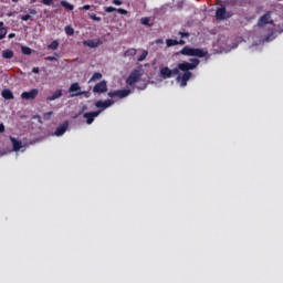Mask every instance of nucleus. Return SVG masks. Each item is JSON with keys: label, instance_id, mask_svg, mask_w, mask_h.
I'll return each instance as SVG.
<instances>
[{"label": "nucleus", "instance_id": "1", "mask_svg": "<svg viewBox=\"0 0 283 283\" xmlns=\"http://www.w3.org/2000/svg\"><path fill=\"white\" fill-rule=\"evenodd\" d=\"M200 65L198 57H192L189 62L184 61L177 65V67L170 70L171 76H177V83H180V87H187V83L193 76L191 70H196Z\"/></svg>", "mask_w": 283, "mask_h": 283}, {"label": "nucleus", "instance_id": "2", "mask_svg": "<svg viewBox=\"0 0 283 283\" xmlns=\"http://www.w3.org/2000/svg\"><path fill=\"white\" fill-rule=\"evenodd\" d=\"M177 54H182V56H197V59H205L209 52L205 49H196L187 45L184 46L182 50H180Z\"/></svg>", "mask_w": 283, "mask_h": 283}, {"label": "nucleus", "instance_id": "3", "mask_svg": "<svg viewBox=\"0 0 283 283\" xmlns=\"http://www.w3.org/2000/svg\"><path fill=\"white\" fill-rule=\"evenodd\" d=\"M233 17V11H227L224 6H221L216 11V19L218 21H227V19H231Z\"/></svg>", "mask_w": 283, "mask_h": 283}, {"label": "nucleus", "instance_id": "4", "mask_svg": "<svg viewBox=\"0 0 283 283\" xmlns=\"http://www.w3.org/2000/svg\"><path fill=\"white\" fill-rule=\"evenodd\" d=\"M142 77H143V73L140 72V70L135 69L126 78V85H129V86L136 85V83H138V81H140Z\"/></svg>", "mask_w": 283, "mask_h": 283}, {"label": "nucleus", "instance_id": "5", "mask_svg": "<svg viewBox=\"0 0 283 283\" xmlns=\"http://www.w3.org/2000/svg\"><path fill=\"white\" fill-rule=\"evenodd\" d=\"M130 94L132 90H117L108 92L107 96H109V98H127Z\"/></svg>", "mask_w": 283, "mask_h": 283}, {"label": "nucleus", "instance_id": "6", "mask_svg": "<svg viewBox=\"0 0 283 283\" xmlns=\"http://www.w3.org/2000/svg\"><path fill=\"white\" fill-rule=\"evenodd\" d=\"M269 24L273 25V20H271V11H268L265 14H263L258 21L259 28H264V25Z\"/></svg>", "mask_w": 283, "mask_h": 283}, {"label": "nucleus", "instance_id": "7", "mask_svg": "<svg viewBox=\"0 0 283 283\" xmlns=\"http://www.w3.org/2000/svg\"><path fill=\"white\" fill-rule=\"evenodd\" d=\"M107 92V81L103 80L93 87V94H105Z\"/></svg>", "mask_w": 283, "mask_h": 283}, {"label": "nucleus", "instance_id": "8", "mask_svg": "<svg viewBox=\"0 0 283 283\" xmlns=\"http://www.w3.org/2000/svg\"><path fill=\"white\" fill-rule=\"evenodd\" d=\"M39 96V88H32L29 92H23L21 94V98L23 101H34Z\"/></svg>", "mask_w": 283, "mask_h": 283}, {"label": "nucleus", "instance_id": "9", "mask_svg": "<svg viewBox=\"0 0 283 283\" xmlns=\"http://www.w3.org/2000/svg\"><path fill=\"white\" fill-rule=\"evenodd\" d=\"M112 105H114V101L113 99H106V101H97L95 103V107H97V109H99L98 112H103L105 109H107V107H112Z\"/></svg>", "mask_w": 283, "mask_h": 283}, {"label": "nucleus", "instance_id": "10", "mask_svg": "<svg viewBox=\"0 0 283 283\" xmlns=\"http://www.w3.org/2000/svg\"><path fill=\"white\" fill-rule=\"evenodd\" d=\"M101 114V111L84 113L83 118H86L87 125H92L94 123V118H96Z\"/></svg>", "mask_w": 283, "mask_h": 283}, {"label": "nucleus", "instance_id": "11", "mask_svg": "<svg viewBox=\"0 0 283 283\" xmlns=\"http://www.w3.org/2000/svg\"><path fill=\"white\" fill-rule=\"evenodd\" d=\"M67 127H70V123L64 122L55 129L54 136H63L67 132Z\"/></svg>", "mask_w": 283, "mask_h": 283}, {"label": "nucleus", "instance_id": "12", "mask_svg": "<svg viewBox=\"0 0 283 283\" xmlns=\"http://www.w3.org/2000/svg\"><path fill=\"white\" fill-rule=\"evenodd\" d=\"M83 45H87V48H98V45H103V41H101V39L85 40L83 41Z\"/></svg>", "mask_w": 283, "mask_h": 283}, {"label": "nucleus", "instance_id": "13", "mask_svg": "<svg viewBox=\"0 0 283 283\" xmlns=\"http://www.w3.org/2000/svg\"><path fill=\"white\" fill-rule=\"evenodd\" d=\"M159 76L164 80L172 78L171 69H169L168 66L161 67L159 71Z\"/></svg>", "mask_w": 283, "mask_h": 283}, {"label": "nucleus", "instance_id": "14", "mask_svg": "<svg viewBox=\"0 0 283 283\" xmlns=\"http://www.w3.org/2000/svg\"><path fill=\"white\" fill-rule=\"evenodd\" d=\"M10 140L12 143L13 151H20L21 148L23 147V142L22 140H18L14 137H10Z\"/></svg>", "mask_w": 283, "mask_h": 283}, {"label": "nucleus", "instance_id": "15", "mask_svg": "<svg viewBox=\"0 0 283 283\" xmlns=\"http://www.w3.org/2000/svg\"><path fill=\"white\" fill-rule=\"evenodd\" d=\"M185 40H174V39H167L166 40V45L167 48H174V45H185Z\"/></svg>", "mask_w": 283, "mask_h": 283}, {"label": "nucleus", "instance_id": "16", "mask_svg": "<svg viewBox=\"0 0 283 283\" xmlns=\"http://www.w3.org/2000/svg\"><path fill=\"white\" fill-rule=\"evenodd\" d=\"M1 96H2V98H4L6 101H14V94H13L12 91H10L9 88L2 90Z\"/></svg>", "mask_w": 283, "mask_h": 283}, {"label": "nucleus", "instance_id": "17", "mask_svg": "<svg viewBox=\"0 0 283 283\" xmlns=\"http://www.w3.org/2000/svg\"><path fill=\"white\" fill-rule=\"evenodd\" d=\"M63 96V90H56L52 95L46 97V101H56V98H61Z\"/></svg>", "mask_w": 283, "mask_h": 283}, {"label": "nucleus", "instance_id": "18", "mask_svg": "<svg viewBox=\"0 0 283 283\" xmlns=\"http://www.w3.org/2000/svg\"><path fill=\"white\" fill-rule=\"evenodd\" d=\"M74 92H76V93H74ZM78 92H81V84H78V82L71 84V86L69 88V93L70 94H78Z\"/></svg>", "mask_w": 283, "mask_h": 283}, {"label": "nucleus", "instance_id": "19", "mask_svg": "<svg viewBox=\"0 0 283 283\" xmlns=\"http://www.w3.org/2000/svg\"><path fill=\"white\" fill-rule=\"evenodd\" d=\"M72 98H74V96H85V98H90V96H92V93H90V91H80L77 93H73L71 94Z\"/></svg>", "mask_w": 283, "mask_h": 283}, {"label": "nucleus", "instance_id": "20", "mask_svg": "<svg viewBox=\"0 0 283 283\" xmlns=\"http://www.w3.org/2000/svg\"><path fill=\"white\" fill-rule=\"evenodd\" d=\"M2 57L3 59H13L14 57V51L7 49L2 51Z\"/></svg>", "mask_w": 283, "mask_h": 283}, {"label": "nucleus", "instance_id": "21", "mask_svg": "<svg viewBox=\"0 0 283 283\" xmlns=\"http://www.w3.org/2000/svg\"><path fill=\"white\" fill-rule=\"evenodd\" d=\"M60 6H62V8H65L66 10H70V11L74 10V4H72L65 0H61Z\"/></svg>", "mask_w": 283, "mask_h": 283}, {"label": "nucleus", "instance_id": "22", "mask_svg": "<svg viewBox=\"0 0 283 283\" xmlns=\"http://www.w3.org/2000/svg\"><path fill=\"white\" fill-rule=\"evenodd\" d=\"M101 78H103V74H101L99 72H96L92 75L88 83H95V81H101Z\"/></svg>", "mask_w": 283, "mask_h": 283}, {"label": "nucleus", "instance_id": "23", "mask_svg": "<svg viewBox=\"0 0 283 283\" xmlns=\"http://www.w3.org/2000/svg\"><path fill=\"white\" fill-rule=\"evenodd\" d=\"M6 34H8V29L3 28V22H0V41L6 39Z\"/></svg>", "mask_w": 283, "mask_h": 283}, {"label": "nucleus", "instance_id": "24", "mask_svg": "<svg viewBox=\"0 0 283 283\" xmlns=\"http://www.w3.org/2000/svg\"><path fill=\"white\" fill-rule=\"evenodd\" d=\"M64 32L67 34V36H74V28H72V25H66L64 28Z\"/></svg>", "mask_w": 283, "mask_h": 283}, {"label": "nucleus", "instance_id": "25", "mask_svg": "<svg viewBox=\"0 0 283 283\" xmlns=\"http://www.w3.org/2000/svg\"><path fill=\"white\" fill-rule=\"evenodd\" d=\"M137 50L136 49H128L127 51H125L124 56H136Z\"/></svg>", "mask_w": 283, "mask_h": 283}, {"label": "nucleus", "instance_id": "26", "mask_svg": "<svg viewBox=\"0 0 283 283\" xmlns=\"http://www.w3.org/2000/svg\"><path fill=\"white\" fill-rule=\"evenodd\" d=\"M149 52L147 50H144L143 53L139 55V57L137 59V61L139 63H143V61H145L148 56Z\"/></svg>", "mask_w": 283, "mask_h": 283}, {"label": "nucleus", "instance_id": "27", "mask_svg": "<svg viewBox=\"0 0 283 283\" xmlns=\"http://www.w3.org/2000/svg\"><path fill=\"white\" fill-rule=\"evenodd\" d=\"M49 50H59V40H54L52 41L49 45H48Z\"/></svg>", "mask_w": 283, "mask_h": 283}, {"label": "nucleus", "instance_id": "28", "mask_svg": "<svg viewBox=\"0 0 283 283\" xmlns=\"http://www.w3.org/2000/svg\"><path fill=\"white\" fill-rule=\"evenodd\" d=\"M21 52L22 54L30 56V54H32V49H30V46H21Z\"/></svg>", "mask_w": 283, "mask_h": 283}, {"label": "nucleus", "instance_id": "29", "mask_svg": "<svg viewBox=\"0 0 283 283\" xmlns=\"http://www.w3.org/2000/svg\"><path fill=\"white\" fill-rule=\"evenodd\" d=\"M149 21H150V20H149V18H147V17L140 19L142 25H151V24L149 23Z\"/></svg>", "mask_w": 283, "mask_h": 283}, {"label": "nucleus", "instance_id": "30", "mask_svg": "<svg viewBox=\"0 0 283 283\" xmlns=\"http://www.w3.org/2000/svg\"><path fill=\"white\" fill-rule=\"evenodd\" d=\"M178 34H179V36H180L181 39H189V36H190L189 32L179 31Z\"/></svg>", "mask_w": 283, "mask_h": 283}, {"label": "nucleus", "instance_id": "31", "mask_svg": "<svg viewBox=\"0 0 283 283\" xmlns=\"http://www.w3.org/2000/svg\"><path fill=\"white\" fill-rule=\"evenodd\" d=\"M52 114H54V112L44 113L43 115L44 120H50V118H52Z\"/></svg>", "mask_w": 283, "mask_h": 283}, {"label": "nucleus", "instance_id": "32", "mask_svg": "<svg viewBox=\"0 0 283 283\" xmlns=\"http://www.w3.org/2000/svg\"><path fill=\"white\" fill-rule=\"evenodd\" d=\"M104 11L107 12V13L116 12V8H114V7H106V8H104Z\"/></svg>", "mask_w": 283, "mask_h": 283}, {"label": "nucleus", "instance_id": "33", "mask_svg": "<svg viewBox=\"0 0 283 283\" xmlns=\"http://www.w3.org/2000/svg\"><path fill=\"white\" fill-rule=\"evenodd\" d=\"M21 21H32V15L30 14L22 15Z\"/></svg>", "mask_w": 283, "mask_h": 283}, {"label": "nucleus", "instance_id": "34", "mask_svg": "<svg viewBox=\"0 0 283 283\" xmlns=\"http://www.w3.org/2000/svg\"><path fill=\"white\" fill-rule=\"evenodd\" d=\"M43 6H52L54 0H42Z\"/></svg>", "mask_w": 283, "mask_h": 283}, {"label": "nucleus", "instance_id": "35", "mask_svg": "<svg viewBox=\"0 0 283 283\" xmlns=\"http://www.w3.org/2000/svg\"><path fill=\"white\" fill-rule=\"evenodd\" d=\"M116 12H118V14H127V10L122 9V8L116 9Z\"/></svg>", "mask_w": 283, "mask_h": 283}, {"label": "nucleus", "instance_id": "36", "mask_svg": "<svg viewBox=\"0 0 283 283\" xmlns=\"http://www.w3.org/2000/svg\"><path fill=\"white\" fill-rule=\"evenodd\" d=\"M112 3L114 6H123V1L122 0H113Z\"/></svg>", "mask_w": 283, "mask_h": 283}, {"label": "nucleus", "instance_id": "37", "mask_svg": "<svg viewBox=\"0 0 283 283\" xmlns=\"http://www.w3.org/2000/svg\"><path fill=\"white\" fill-rule=\"evenodd\" d=\"M6 132V125L3 123H0V134H3Z\"/></svg>", "mask_w": 283, "mask_h": 283}, {"label": "nucleus", "instance_id": "38", "mask_svg": "<svg viewBox=\"0 0 283 283\" xmlns=\"http://www.w3.org/2000/svg\"><path fill=\"white\" fill-rule=\"evenodd\" d=\"M93 21H101V17H96V14L91 15Z\"/></svg>", "mask_w": 283, "mask_h": 283}, {"label": "nucleus", "instance_id": "39", "mask_svg": "<svg viewBox=\"0 0 283 283\" xmlns=\"http://www.w3.org/2000/svg\"><path fill=\"white\" fill-rule=\"evenodd\" d=\"M32 72H33V74H39L40 70H39L38 66H34V67L32 69Z\"/></svg>", "mask_w": 283, "mask_h": 283}, {"label": "nucleus", "instance_id": "40", "mask_svg": "<svg viewBox=\"0 0 283 283\" xmlns=\"http://www.w3.org/2000/svg\"><path fill=\"white\" fill-rule=\"evenodd\" d=\"M29 14L35 15L36 14L35 9H29Z\"/></svg>", "mask_w": 283, "mask_h": 283}, {"label": "nucleus", "instance_id": "41", "mask_svg": "<svg viewBox=\"0 0 283 283\" xmlns=\"http://www.w3.org/2000/svg\"><path fill=\"white\" fill-rule=\"evenodd\" d=\"M46 61H51V62H52V61H56V57H54V56H48V57H46Z\"/></svg>", "mask_w": 283, "mask_h": 283}, {"label": "nucleus", "instance_id": "42", "mask_svg": "<svg viewBox=\"0 0 283 283\" xmlns=\"http://www.w3.org/2000/svg\"><path fill=\"white\" fill-rule=\"evenodd\" d=\"M90 4H85L84 7H83V10H90Z\"/></svg>", "mask_w": 283, "mask_h": 283}, {"label": "nucleus", "instance_id": "43", "mask_svg": "<svg viewBox=\"0 0 283 283\" xmlns=\"http://www.w3.org/2000/svg\"><path fill=\"white\" fill-rule=\"evenodd\" d=\"M1 156H6V151L0 150V158H1Z\"/></svg>", "mask_w": 283, "mask_h": 283}, {"label": "nucleus", "instance_id": "44", "mask_svg": "<svg viewBox=\"0 0 283 283\" xmlns=\"http://www.w3.org/2000/svg\"><path fill=\"white\" fill-rule=\"evenodd\" d=\"M9 39H14V33H10Z\"/></svg>", "mask_w": 283, "mask_h": 283}, {"label": "nucleus", "instance_id": "45", "mask_svg": "<svg viewBox=\"0 0 283 283\" xmlns=\"http://www.w3.org/2000/svg\"><path fill=\"white\" fill-rule=\"evenodd\" d=\"M12 3H19V0H11Z\"/></svg>", "mask_w": 283, "mask_h": 283}, {"label": "nucleus", "instance_id": "46", "mask_svg": "<svg viewBox=\"0 0 283 283\" xmlns=\"http://www.w3.org/2000/svg\"><path fill=\"white\" fill-rule=\"evenodd\" d=\"M38 0H31L30 3H36Z\"/></svg>", "mask_w": 283, "mask_h": 283}, {"label": "nucleus", "instance_id": "47", "mask_svg": "<svg viewBox=\"0 0 283 283\" xmlns=\"http://www.w3.org/2000/svg\"><path fill=\"white\" fill-rule=\"evenodd\" d=\"M247 19V21H251V19H253V17L252 18H245Z\"/></svg>", "mask_w": 283, "mask_h": 283}]
</instances>
